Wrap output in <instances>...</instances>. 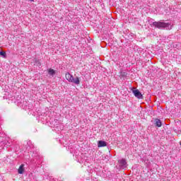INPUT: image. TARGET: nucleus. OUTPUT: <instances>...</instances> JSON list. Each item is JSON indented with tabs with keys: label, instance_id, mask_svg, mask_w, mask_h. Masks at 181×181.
Instances as JSON below:
<instances>
[{
	"label": "nucleus",
	"instance_id": "1",
	"mask_svg": "<svg viewBox=\"0 0 181 181\" xmlns=\"http://www.w3.org/2000/svg\"><path fill=\"white\" fill-rule=\"evenodd\" d=\"M153 26H154V28H158V29H162V28H167L169 30H170V29H172V26H170V24H169V23H163V22H153L152 23ZM170 26V27H169Z\"/></svg>",
	"mask_w": 181,
	"mask_h": 181
},
{
	"label": "nucleus",
	"instance_id": "2",
	"mask_svg": "<svg viewBox=\"0 0 181 181\" xmlns=\"http://www.w3.org/2000/svg\"><path fill=\"white\" fill-rule=\"evenodd\" d=\"M117 163L119 164L120 169H127V168H128V163H127V160L125 158L118 160Z\"/></svg>",
	"mask_w": 181,
	"mask_h": 181
},
{
	"label": "nucleus",
	"instance_id": "3",
	"mask_svg": "<svg viewBox=\"0 0 181 181\" xmlns=\"http://www.w3.org/2000/svg\"><path fill=\"white\" fill-rule=\"evenodd\" d=\"M134 95L139 100H144V95L138 89L132 90Z\"/></svg>",
	"mask_w": 181,
	"mask_h": 181
},
{
	"label": "nucleus",
	"instance_id": "4",
	"mask_svg": "<svg viewBox=\"0 0 181 181\" xmlns=\"http://www.w3.org/2000/svg\"><path fill=\"white\" fill-rule=\"evenodd\" d=\"M52 124L54 125V128H57V129H62V124H60V123L59 122V120L57 119H54L53 122H52Z\"/></svg>",
	"mask_w": 181,
	"mask_h": 181
},
{
	"label": "nucleus",
	"instance_id": "5",
	"mask_svg": "<svg viewBox=\"0 0 181 181\" xmlns=\"http://www.w3.org/2000/svg\"><path fill=\"white\" fill-rule=\"evenodd\" d=\"M107 141H105L100 140V141H98V148H104V146H107Z\"/></svg>",
	"mask_w": 181,
	"mask_h": 181
},
{
	"label": "nucleus",
	"instance_id": "6",
	"mask_svg": "<svg viewBox=\"0 0 181 181\" xmlns=\"http://www.w3.org/2000/svg\"><path fill=\"white\" fill-rule=\"evenodd\" d=\"M23 172H25V164H21L18 170V173L19 175H23Z\"/></svg>",
	"mask_w": 181,
	"mask_h": 181
},
{
	"label": "nucleus",
	"instance_id": "7",
	"mask_svg": "<svg viewBox=\"0 0 181 181\" xmlns=\"http://www.w3.org/2000/svg\"><path fill=\"white\" fill-rule=\"evenodd\" d=\"M71 83H74V84H76L77 86H78V84H80V78L78 77L74 78V76L72 78V80L71 81Z\"/></svg>",
	"mask_w": 181,
	"mask_h": 181
},
{
	"label": "nucleus",
	"instance_id": "8",
	"mask_svg": "<svg viewBox=\"0 0 181 181\" xmlns=\"http://www.w3.org/2000/svg\"><path fill=\"white\" fill-rule=\"evenodd\" d=\"M65 77L69 83H71V80H73L74 77L73 75L70 74V73L68 72L66 74Z\"/></svg>",
	"mask_w": 181,
	"mask_h": 181
},
{
	"label": "nucleus",
	"instance_id": "9",
	"mask_svg": "<svg viewBox=\"0 0 181 181\" xmlns=\"http://www.w3.org/2000/svg\"><path fill=\"white\" fill-rule=\"evenodd\" d=\"M47 71H48V74L49 76H51L52 77H54V74H56V71L54 69H52V68L49 69L47 70Z\"/></svg>",
	"mask_w": 181,
	"mask_h": 181
},
{
	"label": "nucleus",
	"instance_id": "10",
	"mask_svg": "<svg viewBox=\"0 0 181 181\" xmlns=\"http://www.w3.org/2000/svg\"><path fill=\"white\" fill-rule=\"evenodd\" d=\"M155 125L156 127H158V128H160L162 127V122L159 119H155Z\"/></svg>",
	"mask_w": 181,
	"mask_h": 181
},
{
	"label": "nucleus",
	"instance_id": "11",
	"mask_svg": "<svg viewBox=\"0 0 181 181\" xmlns=\"http://www.w3.org/2000/svg\"><path fill=\"white\" fill-rule=\"evenodd\" d=\"M34 64L35 66H37L38 67H40V66H42V64L40 63V60L37 59H34Z\"/></svg>",
	"mask_w": 181,
	"mask_h": 181
},
{
	"label": "nucleus",
	"instance_id": "12",
	"mask_svg": "<svg viewBox=\"0 0 181 181\" xmlns=\"http://www.w3.org/2000/svg\"><path fill=\"white\" fill-rule=\"evenodd\" d=\"M3 98L4 100H8V98H11V95L9 94V92H5Z\"/></svg>",
	"mask_w": 181,
	"mask_h": 181
},
{
	"label": "nucleus",
	"instance_id": "13",
	"mask_svg": "<svg viewBox=\"0 0 181 181\" xmlns=\"http://www.w3.org/2000/svg\"><path fill=\"white\" fill-rule=\"evenodd\" d=\"M127 72H125V71H120V76H121V77H127Z\"/></svg>",
	"mask_w": 181,
	"mask_h": 181
},
{
	"label": "nucleus",
	"instance_id": "14",
	"mask_svg": "<svg viewBox=\"0 0 181 181\" xmlns=\"http://www.w3.org/2000/svg\"><path fill=\"white\" fill-rule=\"evenodd\" d=\"M0 56H2V57L6 58V52L4 51H0Z\"/></svg>",
	"mask_w": 181,
	"mask_h": 181
}]
</instances>
